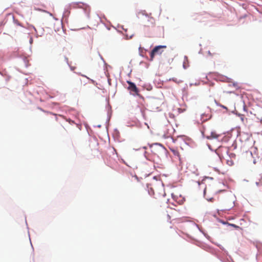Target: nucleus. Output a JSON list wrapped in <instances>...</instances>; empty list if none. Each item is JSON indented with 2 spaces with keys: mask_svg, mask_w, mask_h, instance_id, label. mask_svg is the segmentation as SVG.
Returning <instances> with one entry per match:
<instances>
[{
  "mask_svg": "<svg viewBox=\"0 0 262 262\" xmlns=\"http://www.w3.org/2000/svg\"><path fill=\"white\" fill-rule=\"evenodd\" d=\"M241 119L243 122H244L245 117L244 115H241Z\"/></svg>",
  "mask_w": 262,
  "mask_h": 262,
  "instance_id": "nucleus-14",
  "label": "nucleus"
},
{
  "mask_svg": "<svg viewBox=\"0 0 262 262\" xmlns=\"http://www.w3.org/2000/svg\"><path fill=\"white\" fill-rule=\"evenodd\" d=\"M227 163L229 165H232L233 164V162L231 160H227Z\"/></svg>",
  "mask_w": 262,
  "mask_h": 262,
  "instance_id": "nucleus-11",
  "label": "nucleus"
},
{
  "mask_svg": "<svg viewBox=\"0 0 262 262\" xmlns=\"http://www.w3.org/2000/svg\"><path fill=\"white\" fill-rule=\"evenodd\" d=\"M209 191H210L209 189H208L207 188H205L204 191V197L208 201H212L213 198H212V196H210L209 194Z\"/></svg>",
  "mask_w": 262,
  "mask_h": 262,
  "instance_id": "nucleus-7",
  "label": "nucleus"
},
{
  "mask_svg": "<svg viewBox=\"0 0 262 262\" xmlns=\"http://www.w3.org/2000/svg\"><path fill=\"white\" fill-rule=\"evenodd\" d=\"M81 76H83V77H84L88 79H89V80H91L92 82H94L93 80L90 79L89 78L87 77L86 76L83 75H81Z\"/></svg>",
  "mask_w": 262,
  "mask_h": 262,
  "instance_id": "nucleus-15",
  "label": "nucleus"
},
{
  "mask_svg": "<svg viewBox=\"0 0 262 262\" xmlns=\"http://www.w3.org/2000/svg\"><path fill=\"white\" fill-rule=\"evenodd\" d=\"M14 23H15L17 25L21 26V24H20V23L18 21V20H16V19H14Z\"/></svg>",
  "mask_w": 262,
  "mask_h": 262,
  "instance_id": "nucleus-13",
  "label": "nucleus"
},
{
  "mask_svg": "<svg viewBox=\"0 0 262 262\" xmlns=\"http://www.w3.org/2000/svg\"><path fill=\"white\" fill-rule=\"evenodd\" d=\"M172 198L179 205H182L185 201V198L178 192L171 194Z\"/></svg>",
  "mask_w": 262,
  "mask_h": 262,
  "instance_id": "nucleus-3",
  "label": "nucleus"
},
{
  "mask_svg": "<svg viewBox=\"0 0 262 262\" xmlns=\"http://www.w3.org/2000/svg\"><path fill=\"white\" fill-rule=\"evenodd\" d=\"M167 48L166 46H156L150 53V60H153L155 55H161L163 52V49Z\"/></svg>",
  "mask_w": 262,
  "mask_h": 262,
  "instance_id": "nucleus-2",
  "label": "nucleus"
},
{
  "mask_svg": "<svg viewBox=\"0 0 262 262\" xmlns=\"http://www.w3.org/2000/svg\"><path fill=\"white\" fill-rule=\"evenodd\" d=\"M203 134L206 137V138L208 139L212 138H217L219 137V135L216 133L214 132H209L207 130H205Z\"/></svg>",
  "mask_w": 262,
  "mask_h": 262,
  "instance_id": "nucleus-4",
  "label": "nucleus"
},
{
  "mask_svg": "<svg viewBox=\"0 0 262 262\" xmlns=\"http://www.w3.org/2000/svg\"><path fill=\"white\" fill-rule=\"evenodd\" d=\"M151 152L158 157H160L165 152V148L160 144L156 143L150 146Z\"/></svg>",
  "mask_w": 262,
  "mask_h": 262,
  "instance_id": "nucleus-1",
  "label": "nucleus"
},
{
  "mask_svg": "<svg viewBox=\"0 0 262 262\" xmlns=\"http://www.w3.org/2000/svg\"><path fill=\"white\" fill-rule=\"evenodd\" d=\"M202 16V15L201 14H195L193 16L194 17L193 19H197L198 17Z\"/></svg>",
  "mask_w": 262,
  "mask_h": 262,
  "instance_id": "nucleus-10",
  "label": "nucleus"
},
{
  "mask_svg": "<svg viewBox=\"0 0 262 262\" xmlns=\"http://www.w3.org/2000/svg\"><path fill=\"white\" fill-rule=\"evenodd\" d=\"M256 185L258 186H262V173L260 174V178L258 182H256Z\"/></svg>",
  "mask_w": 262,
  "mask_h": 262,
  "instance_id": "nucleus-9",
  "label": "nucleus"
},
{
  "mask_svg": "<svg viewBox=\"0 0 262 262\" xmlns=\"http://www.w3.org/2000/svg\"><path fill=\"white\" fill-rule=\"evenodd\" d=\"M127 83L129 85L128 89L130 91L134 92L137 95H138L139 90L137 88L136 85H135V84L130 81H127Z\"/></svg>",
  "mask_w": 262,
  "mask_h": 262,
  "instance_id": "nucleus-5",
  "label": "nucleus"
},
{
  "mask_svg": "<svg viewBox=\"0 0 262 262\" xmlns=\"http://www.w3.org/2000/svg\"><path fill=\"white\" fill-rule=\"evenodd\" d=\"M145 11H141L138 13V16H139L140 14L143 15L144 14Z\"/></svg>",
  "mask_w": 262,
  "mask_h": 262,
  "instance_id": "nucleus-16",
  "label": "nucleus"
},
{
  "mask_svg": "<svg viewBox=\"0 0 262 262\" xmlns=\"http://www.w3.org/2000/svg\"><path fill=\"white\" fill-rule=\"evenodd\" d=\"M79 80L81 82H82L81 79H80Z\"/></svg>",
  "mask_w": 262,
  "mask_h": 262,
  "instance_id": "nucleus-18",
  "label": "nucleus"
},
{
  "mask_svg": "<svg viewBox=\"0 0 262 262\" xmlns=\"http://www.w3.org/2000/svg\"><path fill=\"white\" fill-rule=\"evenodd\" d=\"M170 80H171V79H169ZM171 80L174 82H176V80L174 79V78H172Z\"/></svg>",
  "mask_w": 262,
  "mask_h": 262,
  "instance_id": "nucleus-17",
  "label": "nucleus"
},
{
  "mask_svg": "<svg viewBox=\"0 0 262 262\" xmlns=\"http://www.w3.org/2000/svg\"><path fill=\"white\" fill-rule=\"evenodd\" d=\"M211 117V115L210 114V111L208 110L204 113L201 115V119L203 122L206 121L209 119Z\"/></svg>",
  "mask_w": 262,
  "mask_h": 262,
  "instance_id": "nucleus-6",
  "label": "nucleus"
},
{
  "mask_svg": "<svg viewBox=\"0 0 262 262\" xmlns=\"http://www.w3.org/2000/svg\"><path fill=\"white\" fill-rule=\"evenodd\" d=\"M170 150L174 156H177L178 157L180 158V153L178 151V149L177 148L170 147Z\"/></svg>",
  "mask_w": 262,
  "mask_h": 262,
  "instance_id": "nucleus-8",
  "label": "nucleus"
},
{
  "mask_svg": "<svg viewBox=\"0 0 262 262\" xmlns=\"http://www.w3.org/2000/svg\"><path fill=\"white\" fill-rule=\"evenodd\" d=\"M229 225L230 226H231L233 227L234 228H236V229H238V228H239L238 226H237V225H235V224H229Z\"/></svg>",
  "mask_w": 262,
  "mask_h": 262,
  "instance_id": "nucleus-12",
  "label": "nucleus"
}]
</instances>
